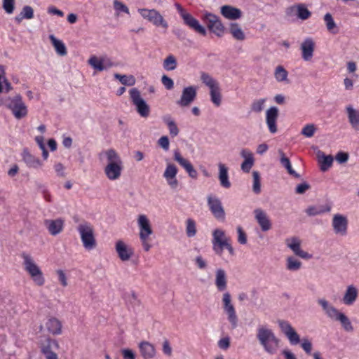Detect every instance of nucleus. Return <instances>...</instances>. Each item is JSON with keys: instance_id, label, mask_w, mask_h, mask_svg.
Segmentation results:
<instances>
[{"instance_id": "f257e3e1", "label": "nucleus", "mask_w": 359, "mask_h": 359, "mask_svg": "<svg viewBox=\"0 0 359 359\" xmlns=\"http://www.w3.org/2000/svg\"><path fill=\"white\" fill-rule=\"evenodd\" d=\"M103 156L106 160L104 172L107 178L110 181L118 180L123 170V163L118 152L114 149H108L100 154V157Z\"/></svg>"}, {"instance_id": "f03ea898", "label": "nucleus", "mask_w": 359, "mask_h": 359, "mask_svg": "<svg viewBox=\"0 0 359 359\" xmlns=\"http://www.w3.org/2000/svg\"><path fill=\"white\" fill-rule=\"evenodd\" d=\"M257 338L266 353L275 354L277 352L280 340L276 337L272 330L265 326H260L257 329Z\"/></svg>"}, {"instance_id": "7ed1b4c3", "label": "nucleus", "mask_w": 359, "mask_h": 359, "mask_svg": "<svg viewBox=\"0 0 359 359\" xmlns=\"http://www.w3.org/2000/svg\"><path fill=\"white\" fill-rule=\"evenodd\" d=\"M21 257L23 259L24 269L29 275L33 282L38 286H43L45 283V278L42 271L36 264L34 258L25 252H23Z\"/></svg>"}, {"instance_id": "20e7f679", "label": "nucleus", "mask_w": 359, "mask_h": 359, "mask_svg": "<svg viewBox=\"0 0 359 359\" xmlns=\"http://www.w3.org/2000/svg\"><path fill=\"white\" fill-rule=\"evenodd\" d=\"M83 248L86 250H92L97 247L93 226L88 222L83 221L76 226Z\"/></svg>"}, {"instance_id": "39448f33", "label": "nucleus", "mask_w": 359, "mask_h": 359, "mask_svg": "<svg viewBox=\"0 0 359 359\" xmlns=\"http://www.w3.org/2000/svg\"><path fill=\"white\" fill-rule=\"evenodd\" d=\"M212 243L214 252L219 257H222L224 249L229 251L231 256H233L235 254L234 250L229 243V238H228L225 232L220 229H215L212 231Z\"/></svg>"}, {"instance_id": "423d86ee", "label": "nucleus", "mask_w": 359, "mask_h": 359, "mask_svg": "<svg viewBox=\"0 0 359 359\" xmlns=\"http://www.w3.org/2000/svg\"><path fill=\"white\" fill-rule=\"evenodd\" d=\"M137 222L140 230L139 238L141 245L145 252H149L152 247L149 237L154 233L150 221L145 215H140Z\"/></svg>"}, {"instance_id": "0eeeda50", "label": "nucleus", "mask_w": 359, "mask_h": 359, "mask_svg": "<svg viewBox=\"0 0 359 359\" xmlns=\"http://www.w3.org/2000/svg\"><path fill=\"white\" fill-rule=\"evenodd\" d=\"M4 100V102L3 105H5L11 111L13 115L16 119L20 120L27 116V107L22 101V98L20 95H16L13 97H6Z\"/></svg>"}, {"instance_id": "6e6552de", "label": "nucleus", "mask_w": 359, "mask_h": 359, "mask_svg": "<svg viewBox=\"0 0 359 359\" xmlns=\"http://www.w3.org/2000/svg\"><path fill=\"white\" fill-rule=\"evenodd\" d=\"M200 79L202 83L209 88L212 102L217 107L220 106L222 94L219 82L206 72H201Z\"/></svg>"}, {"instance_id": "1a4fd4ad", "label": "nucleus", "mask_w": 359, "mask_h": 359, "mask_svg": "<svg viewBox=\"0 0 359 359\" xmlns=\"http://www.w3.org/2000/svg\"><path fill=\"white\" fill-rule=\"evenodd\" d=\"M130 95L132 102L135 105L139 114L142 117H147L149 115V107L141 97L140 92L137 88H132L130 90Z\"/></svg>"}, {"instance_id": "9d476101", "label": "nucleus", "mask_w": 359, "mask_h": 359, "mask_svg": "<svg viewBox=\"0 0 359 359\" xmlns=\"http://www.w3.org/2000/svg\"><path fill=\"white\" fill-rule=\"evenodd\" d=\"M138 12L143 18L155 26H161L163 28H167L168 26L161 14L155 9L139 8Z\"/></svg>"}, {"instance_id": "9b49d317", "label": "nucleus", "mask_w": 359, "mask_h": 359, "mask_svg": "<svg viewBox=\"0 0 359 359\" xmlns=\"http://www.w3.org/2000/svg\"><path fill=\"white\" fill-rule=\"evenodd\" d=\"M207 201L210 210L215 218L219 221L224 222L225 220V211L221 201L212 195L208 196Z\"/></svg>"}, {"instance_id": "f8f14e48", "label": "nucleus", "mask_w": 359, "mask_h": 359, "mask_svg": "<svg viewBox=\"0 0 359 359\" xmlns=\"http://www.w3.org/2000/svg\"><path fill=\"white\" fill-rule=\"evenodd\" d=\"M222 302L224 310L228 315V320L231 324L232 328H236L237 327L238 318L236 314L235 308L231 304V294L229 292H225L223 294Z\"/></svg>"}, {"instance_id": "ddd939ff", "label": "nucleus", "mask_w": 359, "mask_h": 359, "mask_svg": "<svg viewBox=\"0 0 359 359\" xmlns=\"http://www.w3.org/2000/svg\"><path fill=\"white\" fill-rule=\"evenodd\" d=\"M332 226L336 235L344 236L348 231V219L345 215L335 214L333 216Z\"/></svg>"}, {"instance_id": "4468645a", "label": "nucleus", "mask_w": 359, "mask_h": 359, "mask_svg": "<svg viewBox=\"0 0 359 359\" xmlns=\"http://www.w3.org/2000/svg\"><path fill=\"white\" fill-rule=\"evenodd\" d=\"M115 251L118 257L123 262H128L134 255L133 249L123 240H118L115 243Z\"/></svg>"}, {"instance_id": "2eb2a0df", "label": "nucleus", "mask_w": 359, "mask_h": 359, "mask_svg": "<svg viewBox=\"0 0 359 359\" xmlns=\"http://www.w3.org/2000/svg\"><path fill=\"white\" fill-rule=\"evenodd\" d=\"M205 20L208 28L218 36L223 35L224 27L219 17L212 13L205 15Z\"/></svg>"}, {"instance_id": "dca6fc26", "label": "nucleus", "mask_w": 359, "mask_h": 359, "mask_svg": "<svg viewBox=\"0 0 359 359\" xmlns=\"http://www.w3.org/2000/svg\"><path fill=\"white\" fill-rule=\"evenodd\" d=\"M278 324L281 332L287 337L292 344H298L300 342L299 334L289 322L284 320H278Z\"/></svg>"}, {"instance_id": "f3484780", "label": "nucleus", "mask_w": 359, "mask_h": 359, "mask_svg": "<svg viewBox=\"0 0 359 359\" xmlns=\"http://www.w3.org/2000/svg\"><path fill=\"white\" fill-rule=\"evenodd\" d=\"M278 324L281 332L287 337L292 344H298L300 342L299 334L289 322L284 320H278Z\"/></svg>"}, {"instance_id": "a211bd4d", "label": "nucleus", "mask_w": 359, "mask_h": 359, "mask_svg": "<svg viewBox=\"0 0 359 359\" xmlns=\"http://www.w3.org/2000/svg\"><path fill=\"white\" fill-rule=\"evenodd\" d=\"M196 95V87L193 86L185 87L182 90L181 97L177 101V104L182 107H189L195 100Z\"/></svg>"}, {"instance_id": "6ab92c4d", "label": "nucleus", "mask_w": 359, "mask_h": 359, "mask_svg": "<svg viewBox=\"0 0 359 359\" xmlns=\"http://www.w3.org/2000/svg\"><path fill=\"white\" fill-rule=\"evenodd\" d=\"M285 243L297 256L303 258V259H309L311 257V255L308 252H304L301 249V240L296 237L293 236L285 240Z\"/></svg>"}, {"instance_id": "aec40b11", "label": "nucleus", "mask_w": 359, "mask_h": 359, "mask_svg": "<svg viewBox=\"0 0 359 359\" xmlns=\"http://www.w3.org/2000/svg\"><path fill=\"white\" fill-rule=\"evenodd\" d=\"M316 43L313 39L308 37L300 44L302 57L304 61H311L313 56Z\"/></svg>"}, {"instance_id": "412c9836", "label": "nucleus", "mask_w": 359, "mask_h": 359, "mask_svg": "<svg viewBox=\"0 0 359 359\" xmlns=\"http://www.w3.org/2000/svg\"><path fill=\"white\" fill-rule=\"evenodd\" d=\"M174 160L177 162L189 174V176L193 179H196L198 177V172L194 168L192 164L186 158H184L178 150L174 151L173 155Z\"/></svg>"}, {"instance_id": "4be33fe9", "label": "nucleus", "mask_w": 359, "mask_h": 359, "mask_svg": "<svg viewBox=\"0 0 359 359\" xmlns=\"http://www.w3.org/2000/svg\"><path fill=\"white\" fill-rule=\"evenodd\" d=\"M253 213L262 231H267L271 229L272 224L266 212L261 208H256Z\"/></svg>"}, {"instance_id": "5701e85b", "label": "nucleus", "mask_w": 359, "mask_h": 359, "mask_svg": "<svg viewBox=\"0 0 359 359\" xmlns=\"http://www.w3.org/2000/svg\"><path fill=\"white\" fill-rule=\"evenodd\" d=\"M278 117V109L276 107H271L266 111V122L269 131L276 133L277 129V119Z\"/></svg>"}, {"instance_id": "b1692460", "label": "nucleus", "mask_w": 359, "mask_h": 359, "mask_svg": "<svg viewBox=\"0 0 359 359\" xmlns=\"http://www.w3.org/2000/svg\"><path fill=\"white\" fill-rule=\"evenodd\" d=\"M177 174V168L173 163H168L163 177L165 178L168 185L172 189H176L178 186V180L176 178Z\"/></svg>"}, {"instance_id": "393cba45", "label": "nucleus", "mask_w": 359, "mask_h": 359, "mask_svg": "<svg viewBox=\"0 0 359 359\" xmlns=\"http://www.w3.org/2000/svg\"><path fill=\"white\" fill-rule=\"evenodd\" d=\"M138 348L143 359H153L156 355L154 345L147 341H140L138 344Z\"/></svg>"}, {"instance_id": "a878e982", "label": "nucleus", "mask_w": 359, "mask_h": 359, "mask_svg": "<svg viewBox=\"0 0 359 359\" xmlns=\"http://www.w3.org/2000/svg\"><path fill=\"white\" fill-rule=\"evenodd\" d=\"M182 18L183 19L184 23L196 32L203 36L206 35V30L205 27H203L199 23L198 20L194 18L191 14L187 13L185 15H183Z\"/></svg>"}, {"instance_id": "bb28decb", "label": "nucleus", "mask_w": 359, "mask_h": 359, "mask_svg": "<svg viewBox=\"0 0 359 359\" xmlns=\"http://www.w3.org/2000/svg\"><path fill=\"white\" fill-rule=\"evenodd\" d=\"M48 232L52 236H56L61 233L64 228V220L61 218L57 219H46L44 222Z\"/></svg>"}, {"instance_id": "cd10ccee", "label": "nucleus", "mask_w": 359, "mask_h": 359, "mask_svg": "<svg viewBox=\"0 0 359 359\" xmlns=\"http://www.w3.org/2000/svg\"><path fill=\"white\" fill-rule=\"evenodd\" d=\"M221 13L226 19L236 20L242 16V11L236 7L225 5L221 7Z\"/></svg>"}, {"instance_id": "c85d7f7f", "label": "nucleus", "mask_w": 359, "mask_h": 359, "mask_svg": "<svg viewBox=\"0 0 359 359\" xmlns=\"http://www.w3.org/2000/svg\"><path fill=\"white\" fill-rule=\"evenodd\" d=\"M332 209V205L330 203H327L323 205H311L308 207L305 212L311 217L323 215L327 212H330Z\"/></svg>"}, {"instance_id": "c756f323", "label": "nucleus", "mask_w": 359, "mask_h": 359, "mask_svg": "<svg viewBox=\"0 0 359 359\" xmlns=\"http://www.w3.org/2000/svg\"><path fill=\"white\" fill-rule=\"evenodd\" d=\"M346 110L352 128L359 131V110L354 109L351 105L347 106Z\"/></svg>"}, {"instance_id": "7c9ffc66", "label": "nucleus", "mask_w": 359, "mask_h": 359, "mask_svg": "<svg viewBox=\"0 0 359 359\" xmlns=\"http://www.w3.org/2000/svg\"><path fill=\"white\" fill-rule=\"evenodd\" d=\"M215 285L218 291L224 292L227 287L226 274L224 269H219L215 272Z\"/></svg>"}, {"instance_id": "2f4dec72", "label": "nucleus", "mask_w": 359, "mask_h": 359, "mask_svg": "<svg viewBox=\"0 0 359 359\" xmlns=\"http://www.w3.org/2000/svg\"><path fill=\"white\" fill-rule=\"evenodd\" d=\"M358 296V289L353 285H350L347 287V288L345 291V293H344V295L343 299H342L343 302L346 305H351L355 302Z\"/></svg>"}, {"instance_id": "473e14b6", "label": "nucleus", "mask_w": 359, "mask_h": 359, "mask_svg": "<svg viewBox=\"0 0 359 359\" xmlns=\"http://www.w3.org/2000/svg\"><path fill=\"white\" fill-rule=\"evenodd\" d=\"M46 327L53 335L60 334L62 332L61 322L56 318H49L46 323Z\"/></svg>"}, {"instance_id": "72a5a7b5", "label": "nucleus", "mask_w": 359, "mask_h": 359, "mask_svg": "<svg viewBox=\"0 0 359 359\" xmlns=\"http://www.w3.org/2000/svg\"><path fill=\"white\" fill-rule=\"evenodd\" d=\"M318 162L320 163V170L323 172L326 171L332 165L334 158L332 155H325L323 151L317 152Z\"/></svg>"}, {"instance_id": "f704fd0d", "label": "nucleus", "mask_w": 359, "mask_h": 359, "mask_svg": "<svg viewBox=\"0 0 359 359\" xmlns=\"http://www.w3.org/2000/svg\"><path fill=\"white\" fill-rule=\"evenodd\" d=\"M219 180L221 184V186L224 188H229L231 187V183L229 180L228 176V168L223 163H219Z\"/></svg>"}, {"instance_id": "c9c22d12", "label": "nucleus", "mask_w": 359, "mask_h": 359, "mask_svg": "<svg viewBox=\"0 0 359 359\" xmlns=\"http://www.w3.org/2000/svg\"><path fill=\"white\" fill-rule=\"evenodd\" d=\"M23 160L29 168H38L42 165L41 161L32 155L27 149L23 151Z\"/></svg>"}, {"instance_id": "e433bc0d", "label": "nucleus", "mask_w": 359, "mask_h": 359, "mask_svg": "<svg viewBox=\"0 0 359 359\" xmlns=\"http://www.w3.org/2000/svg\"><path fill=\"white\" fill-rule=\"evenodd\" d=\"M163 120L168 128L170 136L172 137L177 136L180 133V130L173 118L170 116H165L163 118Z\"/></svg>"}, {"instance_id": "4c0bfd02", "label": "nucleus", "mask_w": 359, "mask_h": 359, "mask_svg": "<svg viewBox=\"0 0 359 359\" xmlns=\"http://www.w3.org/2000/svg\"><path fill=\"white\" fill-rule=\"evenodd\" d=\"M49 39L58 55L61 56L67 55V48L62 41L56 39L53 35H50Z\"/></svg>"}, {"instance_id": "58836bf2", "label": "nucleus", "mask_w": 359, "mask_h": 359, "mask_svg": "<svg viewBox=\"0 0 359 359\" xmlns=\"http://www.w3.org/2000/svg\"><path fill=\"white\" fill-rule=\"evenodd\" d=\"M229 31L233 37L237 40L243 41L245 39V34L238 23H231Z\"/></svg>"}, {"instance_id": "ea45409f", "label": "nucleus", "mask_w": 359, "mask_h": 359, "mask_svg": "<svg viewBox=\"0 0 359 359\" xmlns=\"http://www.w3.org/2000/svg\"><path fill=\"white\" fill-rule=\"evenodd\" d=\"M114 78L118 79L123 85L132 86H134L136 80L133 75H121L118 73L114 74Z\"/></svg>"}, {"instance_id": "a19ab883", "label": "nucleus", "mask_w": 359, "mask_h": 359, "mask_svg": "<svg viewBox=\"0 0 359 359\" xmlns=\"http://www.w3.org/2000/svg\"><path fill=\"white\" fill-rule=\"evenodd\" d=\"M177 62L175 57L172 55H169L163 60V67L167 71H172L177 68Z\"/></svg>"}, {"instance_id": "79ce46f5", "label": "nucleus", "mask_w": 359, "mask_h": 359, "mask_svg": "<svg viewBox=\"0 0 359 359\" xmlns=\"http://www.w3.org/2000/svg\"><path fill=\"white\" fill-rule=\"evenodd\" d=\"M311 15V12L308 10L306 5L304 4H297V18L302 20L309 19Z\"/></svg>"}, {"instance_id": "37998d69", "label": "nucleus", "mask_w": 359, "mask_h": 359, "mask_svg": "<svg viewBox=\"0 0 359 359\" xmlns=\"http://www.w3.org/2000/svg\"><path fill=\"white\" fill-rule=\"evenodd\" d=\"M324 21L326 24V28L330 32L333 34H336L337 32L336 23L330 13H328L324 15Z\"/></svg>"}, {"instance_id": "c03bdc74", "label": "nucleus", "mask_w": 359, "mask_h": 359, "mask_svg": "<svg viewBox=\"0 0 359 359\" xmlns=\"http://www.w3.org/2000/svg\"><path fill=\"white\" fill-rule=\"evenodd\" d=\"M276 79L279 82L287 81V72L283 66H278L274 72Z\"/></svg>"}, {"instance_id": "a18cd8bd", "label": "nucleus", "mask_w": 359, "mask_h": 359, "mask_svg": "<svg viewBox=\"0 0 359 359\" xmlns=\"http://www.w3.org/2000/svg\"><path fill=\"white\" fill-rule=\"evenodd\" d=\"M88 62L93 69L97 71L102 72L104 70L102 57L98 58L93 55L89 58Z\"/></svg>"}, {"instance_id": "49530a36", "label": "nucleus", "mask_w": 359, "mask_h": 359, "mask_svg": "<svg viewBox=\"0 0 359 359\" xmlns=\"http://www.w3.org/2000/svg\"><path fill=\"white\" fill-rule=\"evenodd\" d=\"M186 233L189 238L196 234V225L194 219L189 218L186 222Z\"/></svg>"}, {"instance_id": "de8ad7c7", "label": "nucleus", "mask_w": 359, "mask_h": 359, "mask_svg": "<svg viewBox=\"0 0 359 359\" xmlns=\"http://www.w3.org/2000/svg\"><path fill=\"white\" fill-rule=\"evenodd\" d=\"M302 266V262L293 257L287 258V269L289 271H297Z\"/></svg>"}, {"instance_id": "09e8293b", "label": "nucleus", "mask_w": 359, "mask_h": 359, "mask_svg": "<svg viewBox=\"0 0 359 359\" xmlns=\"http://www.w3.org/2000/svg\"><path fill=\"white\" fill-rule=\"evenodd\" d=\"M124 299L127 302L133 305L140 304V300L138 299L137 293L133 290L126 292L124 294Z\"/></svg>"}, {"instance_id": "8fccbe9b", "label": "nucleus", "mask_w": 359, "mask_h": 359, "mask_svg": "<svg viewBox=\"0 0 359 359\" xmlns=\"http://www.w3.org/2000/svg\"><path fill=\"white\" fill-rule=\"evenodd\" d=\"M316 130L317 128L314 124H307L302 128L301 134L306 137H311L314 135Z\"/></svg>"}, {"instance_id": "3c124183", "label": "nucleus", "mask_w": 359, "mask_h": 359, "mask_svg": "<svg viewBox=\"0 0 359 359\" xmlns=\"http://www.w3.org/2000/svg\"><path fill=\"white\" fill-rule=\"evenodd\" d=\"M337 320L340 321L345 330L348 332L353 330V328L350 320L344 313H341Z\"/></svg>"}, {"instance_id": "603ef678", "label": "nucleus", "mask_w": 359, "mask_h": 359, "mask_svg": "<svg viewBox=\"0 0 359 359\" xmlns=\"http://www.w3.org/2000/svg\"><path fill=\"white\" fill-rule=\"evenodd\" d=\"M281 165L287 170V172L295 178L299 179L301 175L297 173L292 168L290 161L289 158L283 159L280 161Z\"/></svg>"}, {"instance_id": "864d4df0", "label": "nucleus", "mask_w": 359, "mask_h": 359, "mask_svg": "<svg viewBox=\"0 0 359 359\" xmlns=\"http://www.w3.org/2000/svg\"><path fill=\"white\" fill-rule=\"evenodd\" d=\"M253 177V187L252 189L255 194H259L261 191L260 176L257 171L252 172Z\"/></svg>"}, {"instance_id": "5fc2aeb1", "label": "nucleus", "mask_w": 359, "mask_h": 359, "mask_svg": "<svg viewBox=\"0 0 359 359\" xmlns=\"http://www.w3.org/2000/svg\"><path fill=\"white\" fill-rule=\"evenodd\" d=\"M266 99H259L255 100L251 105V110L254 112L259 113L264 109V104Z\"/></svg>"}, {"instance_id": "6e6d98bb", "label": "nucleus", "mask_w": 359, "mask_h": 359, "mask_svg": "<svg viewBox=\"0 0 359 359\" xmlns=\"http://www.w3.org/2000/svg\"><path fill=\"white\" fill-rule=\"evenodd\" d=\"M20 13L21 18L25 19H32L34 17V10L29 6H24Z\"/></svg>"}, {"instance_id": "4d7b16f0", "label": "nucleus", "mask_w": 359, "mask_h": 359, "mask_svg": "<svg viewBox=\"0 0 359 359\" xmlns=\"http://www.w3.org/2000/svg\"><path fill=\"white\" fill-rule=\"evenodd\" d=\"M113 4H114V8L116 11L123 12L127 14H129L128 8L124 4H123L121 1H120L118 0H114Z\"/></svg>"}, {"instance_id": "13d9d810", "label": "nucleus", "mask_w": 359, "mask_h": 359, "mask_svg": "<svg viewBox=\"0 0 359 359\" xmlns=\"http://www.w3.org/2000/svg\"><path fill=\"white\" fill-rule=\"evenodd\" d=\"M15 0H3V8L5 11L11 14L14 11Z\"/></svg>"}, {"instance_id": "bf43d9fd", "label": "nucleus", "mask_w": 359, "mask_h": 359, "mask_svg": "<svg viewBox=\"0 0 359 359\" xmlns=\"http://www.w3.org/2000/svg\"><path fill=\"white\" fill-rule=\"evenodd\" d=\"M56 273L57 275L58 280L60 283V284L63 287H67L68 285V282H67V276H66L65 271L62 269H58L56 271Z\"/></svg>"}, {"instance_id": "052dcab7", "label": "nucleus", "mask_w": 359, "mask_h": 359, "mask_svg": "<svg viewBox=\"0 0 359 359\" xmlns=\"http://www.w3.org/2000/svg\"><path fill=\"white\" fill-rule=\"evenodd\" d=\"M311 186L307 182H304L298 184L295 188V193L297 194H304L306 191L310 189Z\"/></svg>"}, {"instance_id": "680f3d73", "label": "nucleus", "mask_w": 359, "mask_h": 359, "mask_svg": "<svg viewBox=\"0 0 359 359\" xmlns=\"http://www.w3.org/2000/svg\"><path fill=\"white\" fill-rule=\"evenodd\" d=\"M42 352L46 359H58L57 354L50 350L49 346L42 348Z\"/></svg>"}, {"instance_id": "e2e57ef3", "label": "nucleus", "mask_w": 359, "mask_h": 359, "mask_svg": "<svg viewBox=\"0 0 359 359\" xmlns=\"http://www.w3.org/2000/svg\"><path fill=\"white\" fill-rule=\"evenodd\" d=\"M237 232L238 234V241L239 243L242 245H245L247 243V236L245 231L243 230L241 226L237 227Z\"/></svg>"}, {"instance_id": "0e129e2a", "label": "nucleus", "mask_w": 359, "mask_h": 359, "mask_svg": "<svg viewBox=\"0 0 359 359\" xmlns=\"http://www.w3.org/2000/svg\"><path fill=\"white\" fill-rule=\"evenodd\" d=\"M161 82L167 90H171L174 87V82L172 79L166 75H163L162 76Z\"/></svg>"}, {"instance_id": "69168bd1", "label": "nucleus", "mask_w": 359, "mask_h": 359, "mask_svg": "<svg viewBox=\"0 0 359 359\" xmlns=\"http://www.w3.org/2000/svg\"><path fill=\"white\" fill-rule=\"evenodd\" d=\"M254 159L244 160V161L241 164L242 170L245 172H249L254 165Z\"/></svg>"}, {"instance_id": "338daca9", "label": "nucleus", "mask_w": 359, "mask_h": 359, "mask_svg": "<svg viewBox=\"0 0 359 359\" xmlns=\"http://www.w3.org/2000/svg\"><path fill=\"white\" fill-rule=\"evenodd\" d=\"M158 144L163 148L165 151L169 149L170 142L167 136H162L158 140Z\"/></svg>"}, {"instance_id": "774afa93", "label": "nucleus", "mask_w": 359, "mask_h": 359, "mask_svg": "<svg viewBox=\"0 0 359 359\" xmlns=\"http://www.w3.org/2000/svg\"><path fill=\"white\" fill-rule=\"evenodd\" d=\"M121 354L123 359H135V354L131 349L124 348L121 350Z\"/></svg>"}]
</instances>
